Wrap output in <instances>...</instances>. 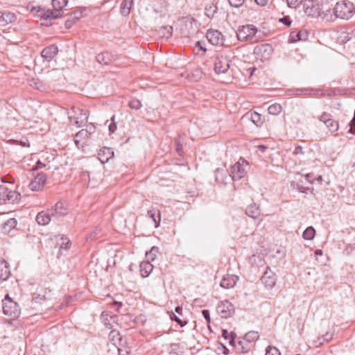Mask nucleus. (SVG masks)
Masks as SVG:
<instances>
[{
	"instance_id": "1",
	"label": "nucleus",
	"mask_w": 355,
	"mask_h": 355,
	"mask_svg": "<svg viewBox=\"0 0 355 355\" xmlns=\"http://www.w3.org/2000/svg\"><path fill=\"white\" fill-rule=\"evenodd\" d=\"M354 11V4L345 0L337 2L334 8L336 17L341 19H349L352 17Z\"/></svg>"
},
{
	"instance_id": "2",
	"label": "nucleus",
	"mask_w": 355,
	"mask_h": 355,
	"mask_svg": "<svg viewBox=\"0 0 355 355\" xmlns=\"http://www.w3.org/2000/svg\"><path fill=\"white\" fill-rule=\"evenodd\" d=\"M2 306L3 313L11 318L15 319L20 315L21 310L18 304L13 301L8 294L6 295L4 299L2 300Z\"/></svg>"
},
{
	"instance_id": "3",
	"label": "nucleus",
	"mask_w": 355,
	"mask_h": 355,
	"mask_svg": "<svg viewBox=\"0 0 355 355\" xmlns=\"http://www.w3.org/2000/svg\"><path fill=\"white\" fill-rule=\"evenodd\" d=\"M67 0H52L53 10H47L42 15L45 20L55 19L61 17L63 15L62 9L67 6Z\"/></svg>"
},
{
	"instance_id": "4",
	"label": "nucleus",
	"mask_w": 355,
	"mask_h": 355,
	"mask_svg": "<svg viewBox=\"0 0 355 355\" xmlns=\"http://www.w3.org/2000/svg\"><path fill=\"white\" fill-rule=\"evenodd\" d=\"M248 164L243 158L234 164L230 168V175L233 181H237L244 178L247 173Z\"/></svg>"
},
{
	"instance_id": "5",
	"label": "nucleus",
	"mask_w": 355,
	"mask_h": 355,
	"mask_svg": "<svg viewBox=\"0 0 355 355\" xmlns=\"http://www.w3.org/2000/svg\"><path fill=\"white\" fill-rule=\"evenodd\" d=\"M257 28L252 24L241 26L236 31V37L240 41L251 40L256 33Z\"/></svg>"
},
{
	"instance_id": "6",
	"label": "nucleus",
	"mask_w": 355,
	"mask_h": 355,
	"mask_svg": "<svg viewBox=\"0 0 355 355\" xmlns=\"http://www.w3.org/2000/svg\"><path fill=\"white\" fill-rule=\"evenodd\" d=\"M34 179L29 183L28 187L31 191H38L43 189L47 180V175L43 172L33 173Z\"/></svg>"
},
{
	"instance_id": "7",
	"label": "nucleus",
	"mask_w": 355,
	"mask_h": 355,
	"mask_svg": "<svg viewBox=\"0 0 355 355\" xmlns=\"http://www.w3.org/2000/svg\"><path fill=\"white\" fill-rule=\"evenodd\" d=\"M318 120L326 125L331 133H335L338 131L339 128L338 121L335 120L331 114L324 112L318 117Z\"/></svg>"
},
{
	"instance_id": "8",
	"label": "nucleus",
	"mask_w": 355,
	"mask_h": 355,
	"mask_svg": "<svg viewBox=\"0 0 355 355\" xmlns=\"http://www.w3.org/2000/svg\"><path fill=\"white\" fill-rule=\"evenodd\" d=\"M230 67V60L227 56H218L214 61V71L217 74L225 73Z\"/></svg>"
},
{
	"instance_id": "9",
	"label": "nucleus",
	"mask_w": 355,
	"mask_h": 355,
	"mask_svg": "<svg viewBox=\"0 0 355 355\" xmlns=\"http://www.w3.org/2000/svg\"><path fill=\"white\" fill-rule=\"evenodd\" d=\"M218 314L223 318H228L234 313V305L229 301L225 300L220 302L216 308Z\"/></svg>"
},
{
	"instance_id": "10",
	"label": "nucleus",
	"mask_w": 355,
	"mask_h": 355,
	"mask_svg": "<svg viewBox=\"0 0 355 355\" xmlns=\"http://www.w3.org/2000/svg\"><path fill=\"white\" fill-rule=\"evenodd\" d=\"M261 281L266 288H272L275 286L277 281L276 275L269 266L266 268Z\"/></svg>"
},
{
	"instance_id": "11",
	"label": "nucleus",
	"mask_w": 355,
	"mask_h": 355,
	"mask_svg": "<svg viewBox=\"0 0 355 355\" xmlns=\"http://www.w3.org/2000/svg\"><path fill=\"white\" fill-rule=\"evenodd\" d=\"M209 42L214 46H223L224 44L223 35L217 30H209L206 34Z\"/></svg>"
},
{
	"instance_id": "12",
	"label": "nucleus",
	"mask_w": 355,
	"mask_h": 355,
	"mask_svg": "<svg viewBox=\"0 0 355 355\" xmlns=\"http://www.w3.org/2000/svg\"><path fill=\"white\" fill-rule=\"evenodd\" d=\"M272 52V46L269 44H263L255 47L254 53L261 57V60H268Z\"/></svg>"
},
{
	"instance_id": "13",
	"label": "nucleus",
	"mask_w": 355,
	"mask_h": 355,
	"mask_svg": "<svg viewBox=\"0 0 355 355\" xmlns=\"http://www.w3.org/2000/svg\"><path fill=\"white\" fill-rule=\"evenodd\" d=\"M58 48L55 44H51L45 47L41 52V56L44 60L49 62H51L58 54Z\"/></svg>"
},
{
	"instance_id": "14",
	"label": "nucleus",
	"mask_w": 355,
	"mask_h": 355,
	"mask_svg": "<svg viewBox=\"0 0 355 355\" xmlns=\"http://www.w3.org/2000/svg\"><path fill=\"white\" fill-rule=\"evenodd\" d=\"M242 119L250 121L257 127L261 126L263 123L262 115L255 111L250 110L247 112L242 117Z\"/></svg>"
},
{
	"instance_id": "15",
	"label": "nucleus",
	"mask_w": 355,
	"mask_h": 355,
	"mask_svg": "<svg viewBox=\"0 0 355 355\" xmlns=\"http://www.w3.org/2000/svg\"><path fill=\"white\" fill-rule=\"evenodd\" d=\"M304 9L305 13L311 17H318L321 8L317 3L311 1H307L304 3Z\"/></svg>"
},
{
	"instance_id": "16",
	"label": "nucleus",
	"mask_w": 355,
	"mask_h": 355,
	"mask_svg": "<svg viewBox=\"0 0 355 355\" xmlns=\"http://www.w3.org/2000/svg\"><path fill=\"white\" fill-rule=\"evenodd\" d=\"M49 211L51 216L57 218L63 216L67 213V209L62 202H58Z\"/></svg>"
},
{
	"instance_id": "17",
	"label": "nucleus",
	"mask_w": 355,
	"mask_h": 355,
	"mask_svg": "<svg viewBox=\"0 0 355 355\" xmlns=\"http://www.w3.org/2000/svg\"><path fill=\"white\" fill-rule=\"evenodd\" d=\"M101 318L104 324L108 328L111 329L113 327V324L116 322L117 316L112 314L109 311H103L101 313Z\"/></svg>"
},
{
	"instance_id": "18",
	"label": "nucleus",
	"mask_w": 355,
	"mask_h": 355,
	"mask_svg": "<svg viewBox=\"0 0 355 355\" xmlns=\"http://www.w3.org/2000/svg\"><path fill=\"white\" fill-rule=\"evenodd\" d=\"M109 340L116 347L123 346L125 342L123 341V338L121 336L119 331L116 330H112L109 334Z\"/></svg>"
},
{
	"instance_id": "19",
	"label": "nucleus",
	"mask_w": 355,
	"mask_h": 355,
	"mask_svg": "<svg viewBox=\"0 0 355 355\" xmlns=\"http://www.w3.org/2000/svg\"><path fill=\"white\" fill-rule=\"evenodd\" d=\"M16 20V15L10 12H0V26H6Z\"/></svg>"
},
{
	"instance_id": "20",
	"label": "nucleus",
	"mask_w": 355,
	"mask_h": 355,
	"mask_svg": "<svg viewBox=\"0 0 355 355\" xmlns=\"http://www.w3.org/2000/svg\"><path fill=\"white\" fill-rule=\"evenodd\" d=\"M254 347V343H250L244 339L239 341L237 351L242 354H248L251 352Z\"/></svg>"
},
{
	"instance_id": "21",
	"label": "nucleus",
	"mask_w": 355,
	"mask_h": 355,
	"mask_svg": "<svg viewBox=\"0 0 355 355\" xmlns=\"http://www.w3.org/2000/svg\"><path fill=\"white\" fill-rule=\"evenodd\" d=\"M114 156V152L110 148L104 147L98 153V159L102 163H107Z\"/></svg>"
},
{
	"instance_id": "22",
	"label": "nucleus",
	"mask_w": 355,
	"mask_h": 355,
	"mask_svg": "<svg viewBox=\"0 0 355 355\" xmlns=\"http://www.w3.org/2000/svg\"><path fill=\"white\" fill-rule=\"evenodd\" d=\"M51 215L50 212L44 211H40L36 216V221L40 225H46L51 221Z\"/></svg>"
},
{
	"instance_id": "23",
	"label": "nucleus",
	"mask_w": 355,
	"mask_h": 355,
	"mask_svg": "<svg viewBox=\"0 0 355 355\" xmlns=\"http://www.w3.org/2000/svg\"><path fill=\"white\" fill-rule=\"evenodd\" d=\"M10 275V270L8 263L2 260L0 261V281H5L8 279Z\"/></svg>"
},
{
	"instance_id": "24",
	"label": "nucleus",
	"mask_w": 355,
	"mask_h": 355,
	"mask_svg": "<svg viewBox=\"0 0 355 355\" xmlns=\"http://www.w3.org/2000/svg\"><path fill=\"white\" fill-rule=\"evenodd\" d=\"M245 214L248 216L256 219L261 214L259 207L256 204H252L247 207Z\"/></svg>"
},
{
	"instance_id": "25",
	"label": "nucleus",
	"mask_w": 355,
	"mask_h": 355,
	"mask_svg": "<svg viewBox=\"0 0 355 355\" xmlns=\"http://www.w3.org/2000/svg\"><path fill=\"white\" fill-rule=\"evenodd\" d=\"M17 225V221L15 218H12L8 219L2 225V232L5 234H8L12 230L15 229Z\"/></svg>"
},
{
	"instance_id": "26",
	"label": "nucleus",
	"mask_w": 355,
	"mask_h": 355,
	"mask_svg": "<svg viewBox=\"0 0 355 355\" xmlns=\"http://www.w3.org/2000/svg\"><path fill=\"white\" fill-rule=\"evenodd\" d=\"M153 266L150 263V261H142L140 263V272L143 277H148L153 271Z\"/></svg>"
},
{
	"instance_id": "27",
	"label": "nucleus",
	"mask_w": 355,
	"mask_h": 355,
	"mask_svg": "<svg viewBox=\"0 0 355 355\" xmlns=\"http://www.w3.org/2000/svg\"><path fill=\"white\" fill-rule=\"evenodd\" d=\"M173 33V28L171 26H161L157 31V36L164 39H168Z\"/></svg>"
},
{
	"instance_id": "28",
	"label": "nucleus",
	"mask_w": 355,
	"mask_h": 355,
	"mask_svg": "<svg viewBox=\"0 0 355 355\" xmlns=\"http://www.w3.org/2000/svg\"><path fill=\"white\" fill-rule=\"evenodd\" d=\"M318 17H320L323 20H326L327 21H334L338 19L335 15V12H334V10L331 11V9H327L322 12L320 10Z\"/></svg>"
},
{
	"instance_id": "29",
	"label": "nucleus",
	"mask_w": 355,
	"mask_h": 355,
	"mask_svg": "<svg viewBox=\"0 0 355 355\" xmlns=\"http://www.w3.org/2000/svg\"><path fill=\"white\" fill-rule=\"evenodd\" d=\"M236 284V281L234 277L227 276L224 277L220 283V285L222 288L228 289L233 288Z\"/></svg>"
},
{
	"instance_id": "30",
	"label": "nucleus",
	"mask_w": 355,
	"mask_h": 355,
	"mask_svg": "<svg viewBox=\"0 0 355 355\" xmlns=\"http://www.w3.org/2000/svg\"><path fill=\"white\" fill-rule=\"evenodd\" d=\"M89 138H90V137H89V135L87 134V132H85L84 130L82 129L81 130L78 131L76 134L74 142H75L76 146L78 148H80V145L83 146V145L81 144V142L83 141L84 140H87Z\"/></svg>"
},
{
	"instance_id": "31",
	"label": "nucleus",
	"mask_w": 355,
	"mask_h": 355,
	"mask_svg": "<svg viewBox=\"0 0 355 355\" xmlns=\"http://www.w3.org/2000/svg\"><path fill=\"white\" fill-rule=\"evenodd\" d=\"M132 3L133 0H123L120 6L121 13L124 16H127L130 12Z\"/></svg>"
},
{
	"instance_id": "32",
	"label": "nucleus",
	"mask_w": 355,
	"mask_h": 355,
	"mask_svg": "<svg viewBox=\"0 0 355 355\" xmlns=\"http://www.w3.org/2000/svg\"><path fill=\"white\" fill-rule=\"evenodd\" d=\"M148 216L152 218L155 223V227H159L161 220L160 212L159 210L151 209L148 211Z\"/></svg>"
},
{
	"instance_id": "33",
	"label": "nucleus",
	"mask_w": 355,
	"mask_h": 355,
	"mask_svg": "<svg viewBox=\"0 0 355 355\" xmlns=\"http://www.w3.org/2000/svg\"><path fill=\"white\" fill-rule=\"evenodd\" d=\"M96 58L97 62L103 64H109L112 61L108 52L98 53Z\"/></svg>"
},
{
	"instance_id": "34",
	"label": "nucleus",
	"mask_w": 355,
	"mask_h": 355,
	"mask_svg": "<svg viewBox=\"0 0 355 355\" xmlns=\"http://www.w3.org/2000/svg\"><path fill=\"white\" fill-rule=\"evenodd\" d=\"M259 338V334L258 331H250L245 334L244 338L243 339L249 342L250 343H254L256 340Z\"/></svg>"
},
{
	"instance_id": "35",
	"label": "nucleus",
	"mask_w": 355,
	"mask_h": 355,
	"mask_svg": "<svg viewBox=\"0 0 355 355\" xmlns=\"http://www.w3.org/2000/svg\"><path fill=\"white\" fill-rule=\"evenodd\" d=\"M315 234V229L313 227H308L303 232V238L306 240H311Z\"/></svg>"
},
{
	"instance_id": "36",
	"label": "nucleus",
	"mask_w": 355,
	"mask_h": 355,
	"mask_svg": "<svg viewBox=\"0 0 355 355\" xmlns=\"http://www.w3.org/2000/svg\"><path fill=\"white\" fill-rule=\"evenodd\" d=\"M268 113L272 115H277L282 112V106L280 104L274 103L268 108Z\"/></svg>"
},
{
	"instance_id": "37",
	"label": "nucleus",
	"mask_w": 355,
	"mask_h": 355,
	"mask_svg": "<svg viewBox=\"0 0 355 355\" xmlns=\"http://www.w3.org/2000/svg\"><path fill=\"white\" fill-rule=\"evenodd\" d=\"M20 193H17L15 191L10 190L8 192V194L7 195L6 198V200L15 202L18 200L20 198Z\"/></svg>"
},
{
	"instance_id": "38",
	"label": "nucleus",
	"mask_w": 355,
	"mask_h": 355,
	"mask_svg": "<svg viewBox=\"0 0 355 355\" xmlns=\"http://www.w3.org/2000/svg\"><path fill=\"white\" fill-rule=\"evenodd\" d=\"M158 252V248L153 247L150 251L146 252V256L148 261H153L155 259L157 253Z\"/></svg>"
},
{
	"instance_id": "39",
	"label": "nucleus",
	"mask_w": 355,
	"mask_h": 355,
	"mask_svg": "<svg viewBox=\"0 0 355 355\" xmlns=\"http://www.w3.org/2000/svg\"><path fill=\"white\" fill-rule=\"evenodd\" d=\"M141 105H141V101H139L137 98L132 99L128 103V106L131 109H134V110H139V109H140L141 107Z\"/></svg>"
},
{
	"instance_id": "40",
	"label": "nucleus",
	"mask_w": 355,
	"mask_h": 355,
	"mask_svg": "<svg viewBox=\"0 0 355 355\" xmlns=\"http://www.w3.org/2000/svg\"><path fill=\"white\" fill-rule=\"evenodd\" d=\"M217 11V7L216 6H209V7L205 8V15L209 18H211L214 17V14Z\"/></svg>"
},
{
	"instance_id": "41",
	"label": "nucleus",
	"mask_w": 355,
	"mask_h": 355,
	"mask_svg": "<svg viewBox=\"0 0 355 355\" xmlns=\"http://www.w3.org/2000/svg\"><path fill=\"white\" fill-rule=\"evenodd\" d=\"M265 355H281V353L277 347L270 345L266 348Z\"/></svg>"
},
{
	"instance_id": "42",
	"label": "nucleus",
	"mask_w": 355,
	"mask_h": 355,
	"mask_svg": "<svg viewBox=\"0 0 355 355\" xmlns=\"http://www.w3.org/2000/svg\"><path fill=\"white\" fill-rule=\"evenodd\" d=\"M10 189L4 185H0V199L6 201V198Z\"/></svg>"
},
{
	"instance_id": "43",
	"label": "nucleus",
	"mask_w": 355,
	"mask_h": 355,
	"mask_svg": "<svg viewBox=\"0 0 355 355\" xmlns=\"http://www.w3.org/2000/svg\"><path fill=\"white\" fill-rule=\"evenodd\" d=\"M222 336L226 339L230 340V343L232 344L234 341V336L233 334H230L227 330L223 329L222 331Z\"/></svg>"
},
{
	"instance_id": "44",
	"label": "nucleus",
	"mask_w": 355,
	"mask_h": 355,
	"mask_svg": "<svg viewBox=\"0 0 355 355\" xmlns=\"http://www.w3.org/2000/svg\"><path fill=\"white\" fill-rule=\"evenodd\" d=\"M170 318L172 320L175 321L182 327H184L187 324V321H182L173 312L170 313Z\"/></svg>"
},
{
	"instance_id": "45",
	"label": "nucleus",
	"mask_w": 355,
	"mask_h": 355,
	"mask_svg": "<svg viewBox=\"0 0 355 355\" xmlns=\"http://www.w3.org/2000/svg\"><path fill=\"white\" fill-rule=\"evenodd\" d=\"M114 119H115V116H112V117L111 118V121L112 122L110 123V124L109 125V132H110V134H113L115 132V131L117 129V125H116V123L114 121Z\"/></svg>"
},
{
	"instance_id": "46",
	"label": "nucleus",
	"mask_w": 355,
	"mask_h": 355,
	"mask_svg": "<svg viewBox=\"0 0 355 355\" xmlns=\"http://www.w3.org/2000/svg\"><path fill=\"white\" fill-rule=\"evenodd\" d=\"M85 132H87V134L89 137H91L92 134H94L96 131V127L92 124L89 123L86 125V128L83 129Z\"/></svg>"
},
{
	"instance_id": "47",
	"label": "nucleus",
	"mask_w": 355,
	"mask_h": 355,
	"mask_svg": "<svg viewBox=\"0 0 355 355\" xmlns=\"http://www.w3.org/2000/svg\"><path fill=\"white\" fill-rule=\"evenodd\" d=\"M296 37H297V40H295V41H297V40L305 41L308 38V33L306 31H300L297 33Z\"/></svg>"
},
{
	"instance_id": "48",
	"label": "nucleus",
	"mask_w": 355,
	"mask_h": 355,
	"mask_svg": "<svg viewBox=\"0 0 355 355\" xmlns=\"http://www.w3.org/2000/svg\"><path fill=\"white\" fill-rule=\"evenodd\" d=\"M302 1L303 0H286L289 8H297Z\"/></svg>"
},
{
	"instance_id": "49",
	"label": "nucleus",
	"mask_w": 355,
	"mask_h": 355,
	"mask_svg": "<svg viewBox=\"0 0 355 355\" xmlns=\"http://www.w3.org/2000/svg\"><path fill=\"white\" fill-rule=\"evenodd\" d=\"M228 1L231 6L239 8L243 4L245 0H228Z\"/></svg>"
},
{
	"instance_id": "50",
	"label": "nucleus",
	"mask_w": 355,
	"mask_h": 355,
	"mask_svg": "<svg viewBox=\"0 0 355 355\" xmlns=\"http://www.w3.org/2000/svg\"><path fill=\"white\" fill-rule=\"evenodd\" d=\"M332 338V335L331 334L327 333L324 336H322V338H319L320 345H322L324 342H329Z\"/></svg>"
},
{
	"instance_id": "51",
	"label": "nucleus",
	"mask_w": 355,
	"mask_h": 355,
	"mask_svg": "<svg viewBox=\"0 0 355 355\" xmlns=\"http://www.w3.org/2000/svg\"><path fill=\"white\" fill-rule=\"evenodd\" d=\"M175 144L178 154L181 155L182 153V144L180 143V141L178 139H175Z\"/></svg>"
},
{
	"instance_id": "52",
	"label": "nucleus",
	"mask_w": 355,
	"mask_h": 355,
	"mask_svg": "<svg viewBox=\"0 0 355 355\" xmlns=\"http://www.w3.org/2000/svg\"><path fill=\"white\" fill-rule=\"evenodd\" d=\"M202 314L205 319L206 320L207 322L209 324L211 322V318H210V313L209 310L204 309L202 311Z\"/></svg>"
},
{
	"instance_id": "53",
	"label": "nucleus",
	"mask_w": 355,
	"mask_h": 355,
	"mask_svg": "<svg viewBox=\"0 0 355 355\" xmlns=\"http://www.w3.org/2000/svg\"><path fill=\"white\" fill-rule=\"evenodd\" d=\"M46 167V164H43L40 160L36 163V166L32 168V171L35 173L37 169Z\"/></svg>"
},
{
	"instance_id": "54",
	"label": "nucleus",
	"mask_w": 355,
	"mask_h": 355,
	"mask_svg": "<svg viewBox=\"0 0 355 355\" xmlns=\"http://www.w3.org/2000/svg\"><path fill=\"white\" fill-rule=\"evenodd\" d=\"M349 126L350 128L349 130V132L355 135V117H353V119L349 122Z\"/></svg>"
},
{
	"instance_id": "55",
	"label": "nucleus",
	"mask_w": 355,
	"mask_h": 355,
	"mask_svg": "<svg viewBox=\"0 0 355 355\" xmlns=\"http://www.w3.org/2000/svg\"><path fill=\"white\" fill-rule=\"evenodd\" d=\"M82 17V12H73L70 14V18H72L74 21L76 19H80Z\"/></svg>"
},
{
	"instance_id": "56",
	"label": "nucleus",
	"mask_w": 355,
	"mask_h": 355,
	"mask_svg": "<svg viewBox=\"0 0 355 355\" xmlns=\"http://www.w3.org/2000/svg\"><path fill=\"white\" fill-rule=\"evenodd\" d=\"M279 21L282 22L286 26H290L291 24V20L288 16H286L279 19Z\"/></svg>"
},
{
	"instance_id": "57",
	"label": "nucleus",
	"mask_w": 355,
	"mask_h": 355,
	"mask_svg": "<svg viewBox=\"0 0 355 355\" xmlns=\"http://www.w3.org/2000/svg\"><path fill=\"white\" fill-rule=\"evenodd\" d=\"M293 154L294 155H304V153L303 151L302 147L301 146H296L293 151Z\"/></svg>"
},
{
	"instance_id": "58",
	"label": "nucleus",
	"mask_w": 355,
	"mask_h": 355,
	"mask_svg": "<svg viewBox=\"0 0 355 355\" xmlns=\"http://www.w3.org/2000/svg\"><path fill=\"white\" fill-rule=\"evenodd\" d=\"M33 299L35 302H38V301H40V300H46V297H45V295H41V294H34Z\"/></svg>"
},
{
	"instance_id": "59",
	"label": "nucleus",
	"mask_w": 355,
	"mask_h": 355,
	"mask_svg": "<svg viewBox=\"0 0 355 355\" xmlns=\"http://www.w3.org/2000/svg\"><path fill=\"white\" fill-rule=\"evenodd\" d=\"M71 246V242L69 240H67L66 242L63 241L60 245V248L62 249H64V250H68L69 249Z\"/></svg>"
},
{
	"instance_id": "60",
	"label": "nucleus",
	"mask_w": 355,
	"mask_h": 355,
	"mask_svg": "<svg viewBox=\"0 0 355 355\" xmlns=\"http://www.w3.org/2000/svg\"><path fill=\"white\" fill-rule=\"evenodd\" d=\"M74 22H75V21L72 18H70V17H69V19L67 20H66V21H65L66 28H71Z\"/></svg>"
},
{
	"instance_id": "61",
	"label": "nucleus",
	"mask_w": 355,
	"mask_h": 355,
	"mask_svg": "<svg viewBox=\"0 0 355 355\" xmlns=\"http://www.w3.org/2000/svg\"><path fill=\"white\" fill-rule=\"evenodd\" d=\"M255 2L261 6H264L268 3V0H254Z\"/></svg>"
},
{
	"instance_id": "62",
	"label": "nucleus",
	"mask_w": 355,
	"mask_h": 355,
	"mask_svg": "<svg viewBox=\"0 0 355 355\" xmlns=\"http://www.w3.org/2000/svg\"><path fill=\"white\" fill-rule=\"evenodd\" d=\"M297 189L300 192H302V193H306L307 190H309L308 188H306L304 187H302V186H298L297 187Z\"/></svg>"
},
{
	"instance_id": "63",
	"label": "nucleus",
	"mask_w": 355,
	"mask_h": 355,
	"mask_svg": "<svg viewBox=\"0 0 355 355\" xmlns=\"http://www.w3.org/2000/svg\"><path fill=\"white\" fill-rule=\"evenodd\" d=\"M83 123H84V121H78L77 119L74 122V124L77 126V127H80L83 125Z\"/></svg>"
},
{
	"instance_id": "64",
	"label": "nucleus",
	"mask_w": 355,
	"mask_h": 355,
	"mask_svg": "<svg viewBox=\"0 0 355 355\" xmlns=\"http://www.w3.org/2000/svg\"><path fill=\"white\" fill-rule=\"evenodd\" d=\"M175 312L177 313H178L179 315H182V306H178L175 307Z\"/></svg>"
}]
</instances>
